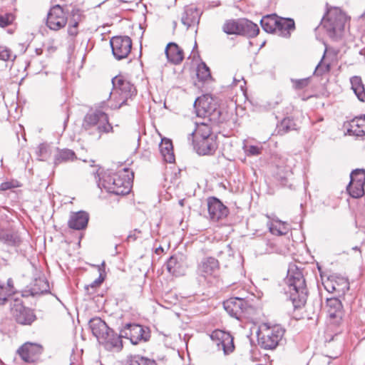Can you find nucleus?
<instances>
[{"instance_id": "1", "label": "nucleus", "mask_w": 365, "mask_h": 365, "mask_svg": "<svg viewBox=\"0 0 365 365\" xmlns=\"http://www.w3.org/2000/svg\"><path fill=\"white\" fill-rule=\"evenodd\" d=\"M285 282L287 285V292L289 293L294 308L304 305L308 291L302 272L296 265H289Z\"/></svg>"}, {"instance_id": "2", "label": "nucleus", "mask_w": 365, "mask_h": 365, "mask_svg": "<svg viewBox=\"0 0 365 365\" xmlns=\"http://www.w3.org/2000/svg\"><path fill=\"white\" fill-rule=\"evenodd\" d=\"M128 168H123L117 173H105L99 178L98 186L108 192L116 195H125L131 190L132 180Z\"/></svg>"}, {"instance_id": "3", "label": "nucleus", "mask_w": 365, "mask_h": 365, "mask_svg": "<svg viewBox=\"0 0 365 365\" xmlns=\"http://www.w3.org/2000/svg\"><path fill=\"white\" fill-rule=\"evenodd\" d=\"M89 328L98 341L110 351H119L123 348L122 340L100 317H94L88 322Z\"/></svg>"}, {"instance_id": "4", "label": "nucleus", "mask_w": 365, "mask_h": 365, "mask_svg": "<svg viewBox=\"0 0 365 365\" xmlns=\"http://www.w3.org/2000/svg\"><path fill=\"white\" fill-rule=\"evenodd\" d=\"M349 20V18L341 9L334 7L327 10L321 24L331 38L338 40L343 36Z\"/></svg>"}, {"instance_id": "5", "label": "nucleus", "mask_w": 365, "mask_h": 365, "mask_svg": "<svg viewBox=\"0 0 365 365\" xmlns=\"http://www.w3.org/2000/svg\"><path fill=\"white\" fill-rule=\"evenodd\" d=\"M194 108L199 118L207 119L210 123L218 124L221 120V110L215 99L205 94L198 97L194 102Z\"/></svg>"}, {"instance_id": "6", "label": "nucleus", "mask_w": 365, "mask_h": 365, "mask_svg": "<svg viewBox=\"0 0 365 365\" xmlns=\"http://www.w3.org/2000/svg\"><path fill=\"white\" fill-rule=\"evenodd\" d=\"M285 329L280 325L269 327L267 324H262L257 332L258 343L264 349H274L282 341Z\"/></svg>"}, {"instance_id": "7", "label": "nucleus", "mask_w": 365, "mask_h": 365, "mask_svg": "<svg viewBox=\"0 0 365 365\" xmlns=\"http://www.w3.org/2000/svg\"><path fill=\"white\" fill-rule=\"evenodd\" d=\"M83 126L86 130H96L98 138L103 133H108L113 130V127L108 121V115L98 110L86 114L84 117Z\"/></svg>"}, {"instance_id": "8", "label": "nucleus", "mask_w": 365, "mask_h": 365, "mask_svg": "<svg viewBox=\"0 0 365 365\" xmlns=\"http://www.w3.org/2000/svg\"><path fill=\"white\" fill-rule=\"evenodd\" d=\"M113 89L119 92L118 101L121 102L118 106H115L114 108H120L127 103L128 98H131L136 95L137 91L133 84L124 79L122 76H116L112 79Z\"/></svg>"}, {"instance_id": "9", "label": "nucleus", "mask_w": 365, "mask_h": 365, "mask_svg": "<svg viewBox=\"0 0 365 365\" xmlns=\"http://www.w3.org/2000/svg\"><path fill=\"white\" fill-rule=\"evenodd\" d=\"M118 336L120 339L122 337L129 339L133 344H137L141 341H148L150 335L148 328L138 324H126Z\"/></svg>"}, {"instance_id": "10", "label": "nucleus", "mask_w": 365, "mask_h": 365, "mask_svg": "<svg viewBox=\"0 0 365 365\" xmlns=\"http://www.w3.org/2000/svg\"><path fill=\"white\" fill-rule=\"evenodd\" d=\"M223 306L231 317L238 319L244 315L250 314V311L253 309L248 301L240 297H231L227 299L224 302Z\"/></svg>"}, {"instance_id": "11", "label": "nucleus", "mask_w": 365, "mask_h": 365, "mask_svg": "<svg viewBox=\"0 0 365 365\" xmlns=\"http://www.w3.org/2000/svg\"><path fill=\"white\" fill-rule=\"evenodd\" d=\"M110 44L114 57L118 60L126 58L130 53L132 48L131 38L127 36H113Z\"/></svg>"}, {"instance_id": "12", "label": "nucleus", "mask_w": 365, "mask_h": 365, "mask_svg": "<svg viewBox=\"0 0 365 365\" xmlns=\"http://www.w3.org/2000/svg\"><path fill=\"white\" fill-rule=\"evenodd\" d=\"M11 312L16 321L21 324H31L36 319L33 311L26 308L19 299L11 303Z\"/></svg>"}, {"instance_id": "13", "label": "nucleus", "mask_w": 365, "mask_h": 365, "mask_svg": "<svg viewBox=\"0 0 365 365\" xmlns=\"http://www.w3.org/2000/svg\"><path fill=\"white\" fill-rule=\"evenodd\" d=\"M67 23V16L63 8L59 5L53 6L47 14L46 26L51 30L58 31L63 28Z\"/></svg>"}, {"instance_id": "14", "label": "nucleus", "mask_w": 365, "mask_h": 365, "mask_svg": "<svg viewBox=\"0 0 365 365\" xmlns=\"http://www.w3.org/2000/svg\"><path fill=\"white\" fill-rule=\"evenodd\" d=\"M220 269V264L217 259L212 257H203L197 264V273L200 276L207 279L215 277Z\"/></svg>"}, {"instance_id": "15", "label": "nucleus", "mask_w": 365, "mask_h": 365, "mask_svg": "<svg viewBox=\"0 0 365 365\" xmlns=\"http://www.w3.org/2000/svg\"><path fill=\"white\" fill-rule=\"evenodd\" d=\"M43 348L38 344L27 342L18 349V354L27 363L36 361L41 354Z\"/></svg>"}, {"instance_id": "16", "label": "nucleus", "mask_w": 365, "mask_h": 365, "mask_svg": "<svg viewBox=\"0 0 365 365\" xmlns=\"http://www.w3.org/2000/svg\"><path fill=\"white\" fill-rule=\"evenodd\" d=\"M207 209L210 217L213 221H218L228 215V209L216 197L207 200Z\"/></svg>"}, {"instance_id": "17", "label": "nucleus", "mask_w": 365, "mask_h": 365, "mask_svg": "<svg viewBox=\"0 0 365 365\" xmlns=\"http://www.w3.org/2000/svg\"><path fill=\"white\" fill-rule=\"evenodd\" d=\"M195 148L199 155H212L217 148L215 137L197 140L195 141Z\"/></svg>"}, {"instance_id": "18", "label": "nucleus", "mask_w": 365, "mask_h": 365, "mask_svg": "<svg viewBox=\"0 0 365 365\" xmlns=\"http://www.w3.org/2000/svg\"><path fill=\"white\" fill-rule=\"evenodd\" d=\"M200 15L201 13L197 8L192 6H186L182 14L181 22L188 29L199 24Z\"/></svg>"}, {"instance_id": "19", "label": "nucleus", "mask_w": 365, "mask_h": 365, "mask_svg": "<svg viewBox=\"0 0 365 365\" xmlns=\"http://www.w3.org/2000/svg\"><path fill=\"white\" fill-rule=\"evenodd\" d=\"M88 220L89 215L86 212L78 211L71 214L68 225L71 229L81 230L86 227Z\"/></svg>"}, {"instance_id": "20", "label": "nucleus", "mask_w": 365, "mask_h": 365, "mask_svg": "<svg viewBox=\"0 0 365 365\" xmlns=\"http://www.w3.org/2000/svg\"><path fill=\"white\" fill-rule=\"evenodd\" d=\"M166 268L169 273L174 276L185 274V267L182 256H171L166 262Z\"/></svg>"}, {"instance_id": "21", "label": "nucleus", "mask_w": 365, "mask_h": 365, "mask_svg": "<svg viewBox=\"0 0 365 365\" xmlns=\"http://www.w3.org/2000/svg\"><path fill=\"white\" fill-rule=\"evenodd\" d=\"M207 119H203L202 122H196V128L191 135L195 138L194 141L201 138H207L208 137H215L212 135L211 125Z\"/></svg>"}, {"instance_id": "22", "label": "nucleus", "mask_w": 365, "mask_h": 365, "mask_svg": "<svg viewBox=\"0 0 365 365\" xmlns=\"http://www.w3.org/2000/svg\"><path fill=\"white\" fill-rule=\"evenodd\" d=\"M347 132L351 135L364 136L365 135V115L352 119L349 123Z\"/></svg>"}, {"instance_id": "23", "label": "nucleus", "mask_w": 365, "mask_h": 365, "mask_svg": "<svg viewBox=\"0 0 365 365\" xmlns=\"http://www.w3.org/2000/svg\"><path fill=\"white\" fill-rule=\"evenodd\" d=\"M165 53L168 60L174 64H179L184 58L182 49L175 43H169L165 48Z\"/></svg>"}, {"instance_id": "24", "label": "nucleus", "mask_w": 365, "mask_h": 365, "mask_svg": "<svg viewBox=\"0 0 365 365\" xmlns=\"http://www.w3.org/2000/svg\"><path fill=\"white\" fill-rule=\"evenodd\" d=\"M327 312L330 318L337 321L341 319L343 316V306L341 301L335 297L327 299Z\"/></svg>"}, {"instance_id": "25", "label": "nucleus", "mask_w": 365, "mask_h": 365, "mask_svg": "<svg viewBox=\"0 0 365 365\" xmlns=\"http://www.w3.org/2000/svg\"><path fill=\"white\" fill-rule=\"evenodd\" d=\"M295 29L294 21L292 19L280 18L277 19V29L276 33L285 38L290 36V34Z\"/></svg>"}, {"instance_id": "26", "label": "nucleus", "mask_w": 365, "mask_h": 365, "mask_svg": "<svg viewBox=\"0 0 365 365\" xmlns=\"http://www.w3.org/2000/svg\"><path fill=\"white\" fill-rule=\"evenodd\" d=\"M214 336L220 338V341L217 345L222 346L225 354H227L233 351V338L229 334L222 331H215L212 334V337Z\"/></svg>"}, {"instance_id": "27", "label": "nucleus", "mask_w": 365, "mask_h": 365, "mask_svg": "<svg viewBox=\"0 0 365 365\" xmlns=\"http://www.w3.org/2000/svg\"><path fill=\"white\" fill-rule=\"evenodd\" d=\"M160 151L164 160L168 163L175 162L173 143L169 139H163L160 144Z\"/></svg>"}, {"instance_id": "28", "label": "nucleus", "mask_w": 365, "mask_h": 365, "mask_svg": "<svg viewBox=\"0 0 365 365\" xmlns=\"http://www.w3.org/2000/svg\"><path fill=\"white\" fill-rule=\"evenodd\" d=\"M351 88L361 102H365V88L361 78L358 76H352L350 78Z\"/></svg>"}, {"instance_id": "29", "label": "nucleus", "mask_w": 365, "mask_h": 365, "mask_svg": "<svg viewBox=\"0 0 365 365\" xmlns=\"http://www.w3.org/2000/svg\"><path fill=\"white\" fill-rule=\"evenodd\" d=\"M240 34L249 37L256 36L259 31L258 26L251 21L242 19L240 21Z\"/></svg>"}, {"instance_id": "30", "label": "nucleus", "mask_w": 365, "mask_h": 365, "mask_svg": "<svg viewBox=\"0 0 365 365\" xmlns=\"http://www.w3.org/2000/svg\"><path fill=\"white\" fill-rule=\"evenodd\" d=\"M49 292L48 282L44 277L36 279L31 287V293L32 295L48 293Z\"/></svg>"}, {"instance_id": "31", "label": "nucleus", "mask_w": 365, "mask_h": 365, "mask_svg": "<svg viewBox=\"0 0 365 365\" xmlns=\"http://www.w3.org/2000/svg\"><path fill=\"white\" fill-rule=\"evenodd\" d=\"M267 225L272 234L279 236L286 235L289 230V225L286 222L278 220L268 223Z\"/></svg>"}, {"instance_id": "32", "label": "nucleus", "mask_w": 365, "mask_h": 365, "mask_svg": "<svg viewBox=\"0 0 365 365\" xmlns=\"http://www.w3.org/2000/svg\"><path fill=\"white\" fill-rule=\"evenodd\" d=\"M277 19L276 14L267 15L260 21L262 29L267 33L276 32L277 29Z\"/></svg>"}, {"instance_id": "33", "label": "nucleus", "mask_w": 365, "mask_h": 365, "mask_svg": "<svg viewBox=\"0 0 365 365\" xmlns=\"http://www.w3.org/2000/svg\"><path fill=\"white\" fill-rule=\"evenodd\" d=\"M76 159L75 153L70 149L58 150L54 157V164L58 165L62 163L73 161Z\"/></svg>"}, {"instance_id": "34", "label": "nucleus", "mask_w": 365, "mask_h": 365, "mask_svg": "<svg viewBox=\"0 0 365 365\" xmlns=\"http://www.w3.org/2000/svg\"><path fill=\"white\" fill-rule=\"evenodd\" d=\"M340 280L341 282V285L337 282H333L332 281L327 282L324 285L325 289L329 292H338L339 293L341 292L344 294L349 288V282L344 279H341Z\"/></svg>"}, {"instance_id": "35", "label": "nucleus", "mask_w": 365, "mask_h": 365, "mask_svg": "<svg viewBox=\"0 0 365 365\" xmlns=\"http://www.w3.org/2000/svg\"><path fill=\"white\" fill-rule=\"evenodd\" d=\"M125 365H157L154 360L140 355L130 356L128 357Z\"/></svg>"}, {"instance_id": "36", "label": "nucleus", "mask_w": 365, "mask_h": 365, "mask_svg": "<svg viewBox=\"0 0 365 365\" xmlns=\"http://www.w3.org/2000/svg\"><path fill=\"white\" fill-rule=\"evenodd\" d=\"M364 185L356 182H349L346 187L347 192L353 198H359L364 195Z\"/></svg>"}, {"instance_id": "37", "label": "nucleus", "mask_w": 365, "mask_h": 365, "mask_svg": "<svg viewBox=\"0 0 365 365\" xmlns=\"http://www.w3.org/2000/svg\"><path fill=\"white\" fill-rule=\"evenodd\" d=\"M197 77L202 82H206L212 78L209 67L203 62L197 68Z\"/></svg>"}, {"instance_id": "38", "label": "nucleus", "mask_w": 365, "mask_h": 365, "mask_svg": "<svg viewBox=\"0 0 365 365\" xmlns=\"http://www.w3.org/2000/svg\"><path fill=\"white\" fill-rule=\"evenodd\" d=\"M240 21H236L230 20L226 21L223 26L222 30L227 34H240Z\"/></svg>"}, {"instance_id": "39", "label": "nucleus", "mask_w": 365, "mask_h": 365, "mask_svg": "<svg viewBox=\"0 0 365 365\" xmlns=\"http://www.w3.org/2000/svg\"><path fill=\"white\" fill-rule=\"evenodd\" d=\"M99 272V277L98 279L94 280L91 284L85 287V289L89 293V289L91 288L95 289L97 287H99L105 279V262H103L101 265L96 266Z\"/></svg>"}, {"instance_id": "40", "label": "nucleus", "mask_w": 365, "mask_h": 365, "mask_svg": "<svg viewBox=\"0 0 365 365\" xmlns=\"http://www.w3.org/2000/svg\"><path fill=\"white\" fill-rule=\"evenodd\" d=\"M242 148L245 155L248 157L258 156L263 150L262 145H254L247 143H244Z\"/></svg>"}, {"instance_id": "41", "label": "nucleus", "mask_w": 365, "mask_h": 365, "mask_svg": "<svg viewBox=\"0 0 365 365\" xmlns=\"http://www.w3.org/2000/svg\"><path fill=\"white\" fill-rule=\"evenodd\" d=\"M350 182H356L359 185H365V170L356 169L350 174Z\"/></svg>"}, {"instance_id": "42", "label": "nucleus", "mask_w": 365, "mask_h": 365, "mask_svg": "<svg viewBox=\"0 0 365 365\" xmlns=\"http://www.w3.org/2000/svg\"><path fill=\"white\" fill-rule=\"evenodd\" d=\"M296 124L293 119L290 118H284L279 126V130L283 131L284 133L289 132L290 130H296Z\"/></svg>"}, {"instance_id": "43", "label": "nucleus", "mask_w": 365, "mask_h": 365, "mask_svg": "<svg viewBox=\"0 0 365 365\" xmlns=\"http://www.w3.org/2000/svg\"><path fill=\"white\" fill-rule=\"evenodd\" d=\"M20 241L19 237L16 233L11 232H6L3 236L2 242L9 245H16Z\"/></svg>"}, {"instance_id": "44", "label": "nucleus", "mask_w": 365, "mask_h": 365, "mask_svg": "<svg viewBox=\"0 0 365 365\" xmlns=\"http://www.w3.org/2000/svg\"><path fill=\"white\" fill-rule=\"evenodd\" d=\"M292 82L293 83V87L295 89L301 90L308 86L310 82V78H305L297 80L292 79Z\"/></svg>"}, {"instance_id": "45", "label": "nucleus", "mask_w": 365, "mask_h": 365, "mask_svg": "<svg viewBox=\"0 0 365 365\" xmlns=\"http://www.w3.org/2000/svg\"><path fill=\"white\" fill-rule=\"evenodd\" d=\"M9 297V288L4 287V284L0 282V305L4 304Z\"/></svg>"}, {"instance_id": "46", "label": "nucleus", "mask_w": 365, "mask_h": 365, "mask_svg": "<svg viewBox=\"0 0 365 365\" xmlns=\"http://www.w3.org/2000/svg\"><path fill=\"white\" fill-rule=\"evenodd\" d=\"M12 58V52L6 46H0V60L6 61Z\"/></svg>"}, {"instance_id": "47", "label": "nucleus", "mask_w": 365, "mask_h": 365, "mask_svg": "<svg viewBox=\"0 0 365 365\" xmlns=\"http://www.w3.org/2000/svg\"><path fill=\"white\" fill-rule=\"evenodd\" d=\"M13 21V16L11 14H5L0 16V26L6 27L10 25Z\"/></svg>"}, {"instance_id": "48", "label": "nucleus", "mask_w": 365, "mask_h": 365, "mask_svg": "<svg viewBox=\"0 0 365 365\" xmlns=\"http://www.w3.org/2000/svg\"><path fill=\"white\" fill-rule=\"evenodd\" d=\"M141 233H142V232L140 230L135 229L134 230L130 232V234L128 235V236L127 237L128 241H129V242L135 241L137 239H138L140 237Z\"/></svg>"}, {"instance_id": "49", "label": "nucleus", "mask_w": 365, "mask_h": 365, "mask_svg": "<svg viewBox=\"0 0 365 365\" xmlns=\"http://www.w3.org/2000/svg\"><path fill=\"white\" fill-rule=\"evenodd\" d=\"M16 187H17V185H16L14 182L7 181V182H2L0 185V190L5 191V190H10V189Z\"/></svg>"}, {"instance_id": "50", "label": "nucleus", "mask_w": 365, "mask_h": 365, "mask_svg": "<svg viewBox=\"0 0 365 365\" xmlns=\"http://www.w3.org/2000/svg\"><path fill=\"white\" fill-rule=\"evenodd\" d=\"M81 15L78 13L73 14V19H71L70 21L68 26H74L78 29V24L81 21Z\"/></svg>"}, {"instance_id": "51", "label": "nucleus", "mask_w": 365, "mask_h": 365, "mask_svg": "<svg viewBox=\"0 0 365 365\" xmlns=\"http://www.w3.org/2000/svg\"><path fill=\"white\" fill-rule=\"evenodd\" d=\"M329 70V66L327 65L326 66H322L321 65V62L317 66L314 73L317 75H322L323 73L328 71Z\"/></svg>"}, {"instance_id": "52", "label": "nucleus", "mask_w": 365, "mask_h": 365, "mask_svg": "<svg viewBox=\"0 0 365 365\" xmlns=\"http://www.w3.org/2000/svg\"><path fill=\"white\" fill-rule=\"evenodd\" d=\"M4 287L9 288V296H11L12 294L14 293L13 280L11 278H9L7 280V284L6 285L4 284Z\"/></svg>"}, {"instance_id": "53", "label": "nucleus", "mask_w": 365, "mask_h": 365, "mask_svg": "<svg viewBox=\"0 0 365 365\" xmlns=\"http://www.w3.org/2000/svg\"><path fill=\"white\" fill-rule=\"evenodd\" d=\"M68 34L70 36H76L78 34V29L72 26H68Z\"/></svg>"}, {"instance_id": "54", "label": "nucleus", "mask_w": 365, "mask_h": 365, "mask_svg": "<svg viewBox=\"0 0 365 365\" xmlns=\"http://www.w3.org/2000/svg\"><path fill=\"white\" fill-rule=\"evenodd\" d=\"M40 156L43 157V154L46 152V145L44 144H41L38 147Z\"/></svg>"}, {"instance_id": "55", "label": "nucleus", "mask_w": 365, "mask_h": 365, "mask_svg": "<svg viewBox=\"0 0 365 365\" xmlns=\"http://www.w3.org/2000/svg\"><path fill=\"white\" fill-rule=\"evenodd\" d=\"M4 234H5V231L0 230V241H2L3 236L4 235Z\"/></svg>"}, {"instance_id": "56", "label": "nucleus", "mask_w": 365, "mask_h": 365, "mask_svg": "<svg viewBox=\"0 0 365 365\" xmlns=\"http://www.w3.org/2000/svg\"><path fill=\"white\" fill-rule=\"evenodd\" d=\"M239 81H240V80L238 78H234L235 85H237V83L239 82Z\"/></svg>"}, {"instance_id": "57", "label": "nucleus", "mask_w": 365, "mask_h": 365, "mask_svg": "<svg viewBox=\"0 0 365 365\" xmlns=\"http://www.w3.org/2000/svg\"><path fill=\"white\" fill-rule=\"evenodd\" d=\"M353 250H359V248H358V247H353Z\"/></svg>"}, {"instance_id": "58", "label": "nucleus", "mask_w": 365, "mask_h": 365, "mask_svg": "<svg viewBox=\"0 0 365 365\" xmlns=\"http://www.w3.org/2000/svg\"><path fill=\"white\" fill-rule=\"evenodd\" d=\"M160 249L162 250L161 247H159V248L156 250V252L160 251Z\"/></svg>"}, {"instance_id": "59", "label": "nucleus", "mask_w": 365, "mask_h": 365, "mask_svg": "<svg viewBox=\"0 0 365 365\" xmlns=\"http://www.w3.org/2000/svg\"><path fill=\"white\" fill-rule=\"evenodd\" d=\"M160 249L162 250L161 247H159V248L156 250V252L160 251Z\"/></svg>"}, {"instance_id": "60", "label": "nucleus", "mask_w": 365, "mask_h": 365, "mask_svg": "<svg viewBox=\"0 0 365 365\" xmlns=\"http://www.w3.org/2000/svg\"><path fill=\"white\" fill-rule=\"evenodd\" d=\"M364 17H365V11H364Z\"/></svg>"}]
</instances>
